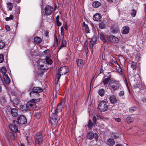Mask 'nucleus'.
<instances>
[{
    "label": "nucleus",
    "mask_w": 146,
    "mask_h": 146,
    "mask_svg": "<svg viewBox=\"0 0 146 146\" xmlns=\"http://www.w3.org/2000/svg\"><path fill=\"white\" fill-rule=\"evenodd\" d=\"M40 98L37 100L35 99H30L26 104L29 111L32 110H35L37 107L36 105L38 102L40 100Z\"/></svg>",
    "instance_id": "1"
},
{
    "label": "nucleus",
    "mask_w": 146,
    "mask_h": 146,
    "mask_svg": "<svg viewBox=\"0 0 146 146\" xmlns=\"http://www.w3.org/2000/svg\"><path fill=\"white\" fill-rule=\"evenodd\" d=\"M15 123L18 125H24L27 123V119L26 117L23 115H21L17 116L16 120H14Z\"/></svg>",
    "instance_id": "2"
},
{
    "label": "nucleus",
    "mask_w": 146,
    "mask_h": 146,
    "mask_svg": "<svg viewBox=\"0 0 146 146\" xmlns=\"http://www.w3.org/2000/svg\"><path fill=\"white\" fill-rule=\"evenodd\" d=\"M109 88L111 92H114L119 88L120 84L117 81L111 80L109 83Z\"/></svg>",
    "instance_id": "3"
},
{
    "label": "nucleus",
    "mask_w": 146,
    "mask_h": 146,
    "mask_svg": "<svg viewBox=\"0 0 146 146\" xmlns=\"http://www.w3.org/2000/svg\"><path fill=\"white\" fill-rule=\"evenodd\" d=\"M108 108V106L107 102L104 101H101L99 104L98 107V110L99 112H102L107 110Z\"/></svg>",
    "instance_id": "4"
},
{
    "label": "nucleus",
    "mask_w": 146,
    "mask_h": 146,
    "mask_svg": "<svg viewBox=\"0 0 146 146\" xmlns=\"http://www.w3.org/2000/svg\"><path fill=\"white\" fill-rule=\"evenodd\" d=\"M60 120V118H58L57 116L53 114V115L50 117L49 122L51 123V125L53 126H56L58 121Z\"/></svg>",
    "instance_id": "5"
},
{
    "label": "nucleus",
    "mask_w": 146,
    "mask_h": 146,
    "mask_svg": "<svg viewBox=\"0 0 146 146\" xmlns=\"http://www.w3.org/2000/svg\"><path fill=\"white\" fill-rule=\"evenodd\" d=\"M98 135L96 133H93L92 132H89L86 136L87 139L91 140L94 138L95 141H97L98 140Z\"/></svg>",
    "instance_id": "6"
},
{
    "label": "nucleus",
    "mask_w": 146,
    "mask_h": 146,
    "mask_svg": "<svg viewBox=\"0 0 146 146\" xmlns=\"http://www.w3.org/2000/svg\"><path fill=\"white\" fill-rule=\"evenodd\" d=\"M45 13L44 15L48 16L52 14L53 11L52 7L49 5L46 6L44 9Z\"/></svg>",
    "instance_id": "7"
},
{
    "label": "nucleus",
    "mask_w": 146,
    "mask_h": 146,
    "mask_svg": "<svg viewBox=\"0 0 146 146\" xmlns=\"http://www.w3.org/2000/svg\"><path fill=\"white\" fill-rule=\"evenodd\" d=\"M14 121L13 120V121L12 124H10L9 125V127L11 131L16 133L18 131L17 126L18 125L17 124L15 123V122H14Z\"/></svg>",
    "instance_id": "8"
},
{
    "label": "nucleus",
    "mask_w": 146,
    "mask_h": 146,
    "mask_svg": "<svg viewBox=\"0 0 146 146\" xmlns=\"http://www.w3.org/2000/svg\"><path fill=\"white\" fill-rule=\"evenodd\" d=\"M69 71V67L67 66H64L61 67L58 70V72L60 73L62 75L68 73Z\"/></svg>",
    "instance_id": "9"
},
{
    "label": "nucleus",
    "mask_w": 146,
    "mask_h": 146,
    "mask_svg": "<svg viewBox=\"0 0 146 146\" xmlns=\"http://www.w3.org/2000/svg\"><path fill=\"white\" fill-rule=\"evenodd\" d=\"M46 64H44V63H43V64H39V66L38 68V70L42 74L44 72L46 71V70L48 69V67L46 66Z\"/></svg>",
    "instance_id": "10"
},
{
    "label": "nucleus",
    "mask_w": 146,
    "mask_h": 146,
    "mask_svg": "<svg viewBox=\"0 0 146 146\" xmlns=\"http://www.w3.org/2000/svg\"><path fill=\"white\" fill-rule=\"evenodd\" d=\"M32 89L33 90L34 92H35L36 94H37L38 96H39V93L42 92L43 91L42 88L40 87L34 86Z\"/></svg>",
    "instance_id": "11"
},
{
    "label": "nucleus",
    "mask_w": 146,
    "mask_h": 146,
    "mask_svg": "<svg viewBox=\"0 0 146 146\" xmlns=\"http://www.w3.org/2000/svg\"><path fill=\"white\" fill-rule=\"evenodd\" d=\"M40 61L41 62L44 63V65H47V64H51L53 63L52 60L48 57H46L45 59H43L41 60Z\"/></svg>",
    "instance_id": "12"
},
{
    "label": "nucleus",
    "mask_w": 146,
    "mask_h": 146,
    "mask_svg": "<svg viewBox=\"0 0 146 146\" xmlns=\"http://www.w3.org/2000/svg\"><path fill=\"white\" fill-rule=\"evenodd\" d=\"M109 41L112 43H117L119 41V39L114 36H110L108 38Z\"/></svg>",
    "instance_id": "13"
},
{
    "label": "nucleus",
    "mask_w": 146,
    "mask_h": 146,
    "mask_svg": "<svg viewBox=\"0 0 146 146\" xmlns=\"http://www.w3.org/2000/svg\"><path fill=\"white\" fill-rule=\"evenodd\" d=\"M62 109H56L54 110L52 112V114L56 115L57 116L58 118H60V117L62 116Z\"/></svg>",
    "instance_id": "14"
},
{
    "label": "nucleus",
    "mask_w": 146,
    "mask_h": 146,
    "mask_svg": "<svg viewBox=\"0 0 146 146\" xmlns=\"http://www.w3.org/2000/svg\"><path fill=\"white\" fill-rule=\"evenodd\" d=\"M109 100L110 102L112 104H114L117 103V100L115 95H112L109 97Z\"/></svg>",
    "instance_id": "15"
},
{
    "label": "nucleus",
    "mask_w": 146,
    "mask_h": 146,
    "mask_svg": "<svg viewBox=\"0 0 146 146\" xmlns=\"http://www.w3.org/2000/svg\"><path fill=\"white\" fill-rule=\"evenodd\" d=\"M106 144L109 146H113L115 144V142L113 138H110L106 140Z\"/></svg>",
    "instance_id": "16"
},
{
    "label": "nucleus",
    "mask_w": 146,
    "mask_h": 146,
    "mask_svg": "<svg viewBox=\"0 0 146 146\" xmlns=\"http://www.w3.org/2000/svg\"><path fill=\"white\" fill-rule=\"evenodd\" d=\"M19 109L22 111L27 112L29 111L26 104L20 105H19Z\"/></svg>",
    "instance_id": "17"
},
{
    "label": "nucleus",
    "mask_w": 146,
    "mask_h": 146,
    "mask_svg": "<svg viewBox=\"0 0 146 146\" xmlns=\"http://www.w3.org/2000/svg\"><path fill=\"white\" fill-rule=\"evenodd\" d=\"M102 18V15L100 13H96L94 15L93 19L96 21H98Z\"/></svg>",
    "instance_id": "18"
},
{
    "label": "nucleus",
    "mask_w": 146,
    "mask_h": 146,
    "mask_svg": "<svg viewBox=\"0 0 146 146\" xmlns=\"http://www.w3.org/2000/svg\"><path fill=\"white\" fill-rule=\"evenodd\" d=\"M129 28L128 26L123 27L122 29L121 33L123 34H127L129 32Z\"/></svg>",
    "instance_id": "19"
},
{
    "label": "nucleus",
    "mask_w": 146,
    "mask_h": 146,
    "mask_svg": "<svg viewBox=\"0 0 146 146\" xmlns=\"http://www.w3.org/2000/svg\"><path fill=\"white\" fill-rule=\"evenodd\" d=\"M96 38L93 37L91 39L90 42V47L92 48H93V46L96 44Z\"/></svg>",
    "instance_id": "20"
},
{
    "label": "nucleus",
    "mask_w": 146,
    "mask_h": 146,
    "mask_svg": "<svg viewBox=\"0 0 146 146\" xmlns=\"http://www.w3.org/2000/svg\"><path fill=\"white\" fill-rule=\"evenodd\" d=\"M101 3L97 1H95L92 4L93 7L95 8H98L101 5Z\"/></svg>",
    "instance_id": "21"
},
{
    "label": "nucleus",
    "mask_w": 146,
    "mask_h": 146,
    "mask_svg": "<svg viewBox=\"0 0 146 146\" xmlns=\"http://www.w3.org/2000/svg\"><path fill=\"white\" fill-rule=\"evenodd\" d=\"M77 65L79 68L82 67L84 65V62L83 60L81 59H78L76 61Z\"/></svg>",
    "instance_id": "22"
},
{
    "label": "nucleus",
    "mask_w": 146,
    "mask_h": 146,
    "mask_svg": "<svg viewBox=\"0 0 146 146\" xmlns=\"http://www.w3.org/2000/svg\"><path fill=\"white\" fill-rule=\"evenodd\" d=\"M18 110L17 109L13 108L11 111L10 112V113L12 114L13 117H16L18 115Z\"/></svg>",
    "instance_id": "23"
},
{
    "label": "nucleus",
    "mask_w": 146,
    "mask_h": 146,
    "mask_svg": "<svg viewBox=\"0 0 146 146\" xmlns=\"http://www.w3.org/2000/svg\"><path fill=\"white\" fill-rule=\"evenodd\" d=\"M4 79L6 84H8L10 83V80L7 74H5L4 76Z\"/></svg>",
    "instance_id": "24"
},
{
    "label": "nucleus",
    "mask_w": 146,
    "mask_h": 146,
    "mask_svg": "<svg viewBox=\"0 0 146 146\" xmlns=\"http://www.w3.org/2000/svg\"><path fill=\"white\" fill-rule=\"evenodd\" d=\"M43 138V137H35V139L38 145L40 144L42 142Z\"/></svg>",
    "instance_id": "25"
},
{
    "label": "nucleus",
    "mask_w": 146,
    "mask_h": 146,
    "mask_svg": "<svg viewBox=\"0 0 146 146\" xmlns=\"http://www.w3.org/2000/svg\"><path fill=\"white\" fill-rule=\"evenodd\" d=\"M94 123L90 119L88 121V125H86L85 127L87 126L89 129H91L94 126Z\"/></svg>",
    "instance_id": "26"
},
{
    "label": "nucleus",
    "mask_w": 146,
    "mask_h": 146,
    "mask_svg": "<svg viewBox=\"0 0 146 146\" xmlns=\"http://www.w3.org/2000/svg\"><path fill=\"white\" fill-rule=\"evenodd\" d=\"M83 25L85 27L86 32L87 33H90V30L88 25L85 23V22H84L83 23Z\"/></svg>",
    "instance_id": "27"
},
{
    "label": "nucleus",
    "mask_w": 146,
    "mask_h": 146,
    "mask_svg": "<svg viewBox=\"0 0 146 146\" xmlns=\"http://www.w3.org/2000/svg\"><path fill=\"white\" fill-rule=\"evenodd\" d=\"M61 46L58 48V50L59 51L63 47H66V42L65 40H62L61 44Z\"/></svg>",
    "instance_id": "28"
},
{
    "label": "nucleus",
    "mask_w": 146,
    "mask_h": 146,
    "mask_svg": "<svg viewBox=\"0 0 146 146\" xmlns=\"http://www.w3.org/2000/svg\"><path fill=\"white\" fill-rule=\"evenodd\" d=\"M35 42L36 43H40L42 41L41 38L39 37L36 36L34 38Z\"/></svg>",
    "instance_id": "29"
},
{
    "label": "nucleus",
    "mask_w": 146,
    "mask_h": 146,
    "mask_svg": "<svg viewBox=\"0 0 146 146\" xmlns=\"http://www.w3.org/2000/svg\"><path fill=\"white\" fill-rule=\"evenodd\" d=\"M100 36L101 40L104 42H106L105 36L102 33H101L100 34Z\"/></svg>",
    "instance_id": "30"
},
{
    "label": "nucleus",
    "mask_w": 146,
    "mask_h": 146,
    "mask_svg": "<svg viewBox=\"0 0 146 146\" xmlns=\"http://www.w3.org/2000/svg\"><path fill=\"white\" fill-rule=\"evenodd\" d=\"M110 80V78H106L103 79L102 82L104 85H106L109 82Z\"/></svg>",
    "instance_id": "31"
},
{
    "label": "nucleus",
    "mask_w": 146,
    "mask_h": 146,
    "mask_svg": "<svg viewBox=\"0 0 146 146\" xmlns=\"http://www.w3.org/2000/svg\"><path fill=\"white\" fill-rule=\"evenodd\" d=\"M125 120L127 123H129L133 122L134 121V119L132 117H128L126 118Z\"/></svg>",
    "instance_id": "32"
},
{
    "label": "nucleus",
    "mask_w": 146,
    "mask_h": 146,
    "mask_svg": "<svg viewBox=\"0 0 146 146\" xmlns=\"http://www.w3.org/2000/svg\"><path fill=\"white\" fill-rule=\"evenodd\" d=\"M0 71L2 73V74L4 76L5 74H6L5 73L6 72L7 70L6 68L5 67H2L0 69Z\"/></svg>",
    "instance_id": "33"
},
{
    "label": "nucleus",
    "mask_w": 146,
    "mask_h": 146,
    "mask_svg": "<svg viewBox=\"0 0 146 146\" xmlns=\"http://www.w3.org/2000/svg\"><path fill=\"white\" fill-rule=\"evenodd\" d=\"M29 95L31 98L35 97L36 96H38L37 94H36L35 92H34L32 89V91L29 93Z\"/></svg>",
    "instance_id": "34"
},
{
    "label": "nucleus",
    "mask_w": 146,
    "mask_h": 146,
    "mask_svg": "<svg viewBox=\"0 0 146 146\" xmlns=\"http://www.w3.org/2000/svg\"><path fill=\"white\" fill-rule=\"evenodd\" d=\"M34 116L37 119H39L41 116L40 113V112H36L34 113Z\"/></svg>",
    "instance_id": "35"
},
{
    "label": "nucleus",
    "mask_w": 146,
    "mask_h": 146,
    "mask_svg": "<svg viewBox=\"0 0 146 146\" xmlns=\"http://www.w3.org/2000/svg\"><path fill=\"white\" fill-rule=\"evenodd\" d=\"M137 66V63L133 61H132L131 63V67L133 70L135 69Z\"/></svg>",
    "instance_id": "36"
},
{
    "label": "nucleus",
    "mask_w": 146,
    "mask_h": 146,
    "mask_svg": "<svg viewBox=\"0 0 146 146\" xmlns=\"http://www.w3.org/2000/svg\"><path fill=\"white\" fill-rule=\"evenodd\" d=\"M7 8L9 9V10L11 11L13 7V3L10 2H8L7 3Z\"/></svg>",
    "instance_id": "37"
},
{
    "label": "nucleus",
    "mask_w": 146,
    "mask_h": 146,
    "mask_svg": "<svg viewBox=\"0 0 146 146\" xmlns=\"http://www.w3.org/2000/svg\"><path fill=\"white\" fill-rule=\"evenodd\" d=\"M98 93L100 96L102 97L104 95V90L103 89H101L99 90Z\"/></svg>",
    "instance_id": "38"
},
{
    "label": "nucleus",
    "mask_w": 146,
    "mask_h": 146,
    "mask_svg": "<svg viewBox=\"0 0 146 146\" xmlns=\"http://www.w3.org/2000/svg\"><path fill=\"white\" fill-rule=\"evenodd\" d=\"M99 27L101 29H104L106 27V25L103 22H102L99 24Z\"/></svg>",
    "instance_id": "39"
},
{
    "label": "nucleus",
    "mask_w": 146,
    "mask_h": 146,
    "mask_svg": "<svg viewBox=\"0 0 146 146\" xmlns=\"http://www.w3.org/2000/svg\"><path fill=\"white\" fill-rule=\"evenodd\" d=\"M118 29L117 28H112L111 29V33H116L118 31Z\"/></svg>",
    "instance_id": "40"
},
{
    "label": "nucleus",
    "mask_w": 146,
    "mask_h": 146,
    "mask_svg": "<svg viewBox=\"0 0 146 146\" xmlns=\"http://www.w3.org/2000/svg\"><path fill=\"white\" fill-rule=\"evenodd\" d=\"M5 45V44L2 40H0V49H3Z\"/></svg>",
    "instance_id": "41"
},
{
    "label": "nucleus",
    "mask_w": 146,
    "mask_h": 146,
    "mask_svg": "<svg viewBox=\"0 0 146 146\" xmlns=\"http://www.w3.org/2000/svg\"><path fill=\"white\" fill-rule=\"evenodd\" d=\"M61 75H62V74L58 72H58L57 73L56 75V77L57 78V83L59 81V80L60 78V77Z\"/></svg>",
    "instance_id": "42"
},
{
    "label": "nucleus",
    "mask_w": 146,
    "mask_h": 146,
    "mask_svg": "<svg viewBox=\"0 0 146 146\" xmlns=\"http://www.w3.org/2000/svg\"><path fill=\"white\" fill-rule=\"evenodd\" d=\"M136 11L133 9L132 10L131 15L132 17H134L135 16L136 14Z\"/></svg>",
    "instance_id": "43"
},
{
    "label": "nucleus",
    "mask_w": 146,
    "mask_h": 146,
    "mask_svg": "<svg viewBox=\"0 0 146 146\" xmlns=\"http://www.w3.org/2000/svg\"><path fill=\"white\" fill-rule=\"evenodd\" d=\"M12 110V109L10 107V106H8L7 108L6 109V110L7 113L10 114Z\"/></svg>",
    "instance_id": "44"
},
{
    "label": "nucleus",
    "mask_w": 146,
    "mask_h": 146,
    "mask_svg": "<svg viewBox=\"0 0 146 146\" xmlns=\"http://www.w3.org/2000/svg\"><path fill=\"white\" fill-rule=\"evenodd\" d=\"M14 18L13 16L12 15H11L9 16V17H6L5 18V19L6 21H8L11 19H13Z\"/></svg>",
    "instance_id": "45"
},
{
    "label": "nucleus",
    "mask_w": 146,
    "mask_h": 146,
    "mask_svg": "<svg viewBox=\"0 0 146 146\" xmlns=\"http://www.w3.org/2000/svg\"><path fill=\"white\" fill-rule=\"evenodd\" d=\"M43 137L42 135V132L41 131H40L38 133H37L36 134V135L35 136V137Z\"/></svg>",
    "instance_id": "46"
},
{
    "label": "nucleus",
    "mask_w": 146,
    "mask_h": 146,
    "mask_svg": "<svg viewBox=\"0 0 146 146\" xmlns=\"http://www.w3.org/2000/svg\"><path fill=\"white\" fill-rule=\"evenodd\" d=\"M62 102H61L60 103H59L56 109L58 110L60 109L62 110Z\"/></svg>",
    "instance_id": "47"
},
{
    "label": "nucleus",
    "mask_w": 146,
    "mask_h": 146,
    "mask_svg": "<svg viewBox=\"0 0 146 146\" xmlns=\"http://www.w3.org/2000/svg\"><path fill=\"white\" fill-rule=\"evenodd\" d=\"M136 109L137 108L135 107H132L131 108L129 109V111L131 113H132L133 112L135 111Z\"/></svg>",
    "instance_id": "48"
},
{
    "label": "nucleus",
    "mask_w": 146,
    "mask_h": 146,
    "mask_svg": "<svg viewBox=\"0 0 146 146\" xmlns=\"http://www.w3.org/2000/svg\"><path fill=\"white\" fill-rule=\"evenodd\" d=\"M4 59V56L2 54H0V63H2Z\"/></svg>",
    "instance_id": "49"
},
{
    "label": "nucleus",
    "mask_w": 146,
    "mask_h": 146,
    "mask_svg": "<svg viewBox=\"0 0 146 146\" xmlns=\"http://www.w3.org/2000/svg\"><path fill=\"white\" fill-rule=\"evenodd\" d=\"M133 86L134 88H141V86L139 84L138 85L137 84H133Z\"/></svg>",
    "instance_id": "50"
},
{
    "label": "nucleus",
    "mask_w": 146,
    "mask_h": 146,
    "mask_svg": "<svg viewBox=\"0 0 146 146\" xmlns=\"http://www.w3.org/2000/svg\"><path fill=\"white\" fill-rule=\"evenodd\" d=\"M92 120L93 121L94 123L96 124V125L97 123H96V121H97V119L96 117L95 116H94L93 117V118L92 119Z\"/></svg>",
    "instance_id": "51"
},
{
    "label": "nucleus",
    "mask_w": 146,
    "mask_h": 146,
    "mask_svg": "<svg viewBox=\"0 0 146 146\" xmlns=\"http://www.w3.org/2000/svg\"><path fill=\"white\" fill-rule=\"evenodd\" d=\"M10 136L11 139H12L13 140H14L15 139V136L14 134L13 133H10Z\"/></svg>",
    "instance_id": "52"
},
{
    "label": "nucleus",
    "mask_w": 146,
    "mask_h": 146,
    "mask_svg": "<svg viewBox=\"0 0 146 146\" xmlns=\"http://www.w3.org/2000/svg\"><path fill=\"white\" fill-rule=\"evenodd\" d=\"M5 29L7 31H9L10 30V28L9 25H5Z\"/></svg>",
    "instance_id": "53"
},
{
    "label": "nucleus",
    "mask_w": 146,
    "mask_h": 146,
    "mask_svg": "<svg viewBox=\"0 0 146 146\" xmlns=\"http://www.w3.org/2000/svg\"><path fill=\"white\" fill-rule=\"evenodd\" d=\"M124 94V92L123 91H121L119 93V96H123Z\"/></svg>",
    "instance_id": "54"
},
{
    "label": "nucleus",
    "mask_w": 146,
    "mask_h": 146,
    "mask_svg": "<svg viewBox=\"0 0 146 146\" xmlns=\"http://www.w3.org/2000/svg\"><path fill=\"white\" fill-rule=\"evenodd\" d=\"M48 51L49 52V50L48 49H46L43 52L42 54L43 55H45Z\"/></svg>",
    "instance_id": "55"
},
{
    "label": "nucleus",
    "mask_w": 146,
    "mask_h": 146,
    "mask_svg": "<svg viewBox=\"0 0 146 146\" xmlns=\"http://www.w3.org/2000/svg\"><path fill=\"white\" fill-rule=\"evenodd\" d=\"M56 22L57 25L58 27L62 25V23L59 21H56Z\"/></svg>",
    "instance_id": "56"
},
{
    "label": "nucleus",
    "mask_w": 146,
    "mask_h": 146,
    "mask_svg": "<svg viewBox=\"0 0 146 146\" xmlns=\"http://www.w3.org/2000/svg\"><path fill=\"white\" fill-rule=\"evenodd\" d=\"M111 137L115 139H116L118 137V136L115 134H113L111 135Z\"/></svg>",
    "instance_id": "57"
},
{
    "label": "nucleus",
    "mask_w": 146,
    "mask_h": 146,
    "mask_svg": "<svg viewBox=\"0 0 146 146\" xmlns=\"http://www.w3.org/2000/svg\"><path fill=\"white\" fill-rule=\"evenodd\" d=\"M117 70L118 72L120 74H122V73H123L122 69L120 68H119Z\"/></svg>",
    "instance_id": "58"
},
{
    "label": "nucleus",
    "mask_w": 146,
    "mask_h": 146,
    "mask_svg": "<svg viewBox=\"0 0 146 146\" xmlns=\"http://www.w3.org/2000/svg\"><path fill=\"white\" fill-rule=\"evenodd\" d=\"M84 49H85V51L86 52H88L89 51L88 46H84Z\"/></svg>",
    "instance_id": "59"
},
{
    "label": "nucleus",
    "mask_w": 146,
    "mask_h": 146,
    "mask_svg": "<svg viewBox=\"0 0 146 146\" xmlns=\"http://www.w3.org/2000/svg\"><path fill=\"white\" fill-rule=\"evenodd\" d=\"M58 44V41L57 40L56 41H55L54 42V46H56V47L57 46Z\"/></svg>",
    "instance_id": "60"
},
{
    "label": "nucleus",
    "mask_w": 146,
    "mask_h": 146,
    "mask_svg": "<svg viewBox=\"0 0 146 146\" xmlns=\"http://www.w3.org/2000/svg\"><path fill=\"white\" fill-rule=\"evenodd\" d=\"M115 121L117 122H119L121 121V119L119 118H118L115 119Z\"/></svg>",
    "instance_id": "61"
},
{
    "label": "nucleus",
    "mask_w": 146,
    "mask_h": 146,
    "mask_svg": "<svg viewBox=\"0 0 146 146\" xmlns=\"http://www.w3.org/2000/svg\"><path fill=\"white\" fill-rule=\"evenodd\" d=\"M88 44V42L87 41H86L84 44V46H87Z\"/></svg>",
    "instance_id": "62"
},
{
    "label": "nucleus",
    "mask_w": 146,
    "mask_h": 146,
    "mask_svg": "<svg viewBox=\"0 0 146 146\" xmlns=\"http://www.w3.org/2000/svg\"><path fill=\"white\" fill-rule=\"evenodd\" d=\"M59 18H60V17L59 15H57L56 16V21H59Z\"/></svg>",
    "instance_id": "63"
},
{
    "label": "nucleus",
    "mask_w": 146,
    "mask_h": 146,
    "mask_svg": "<svg viewBox=\"0 0 146 146\" xmlns=\"http://www.w3.org/2000/svg\"><path fill=\"white\" fill-rule=\"evenodd\" d=\"M115 146H123V145L122 144H121L120 143H118L115 145Z\"/></svg>",
    "instance_id": "64"
}]
</instances>
